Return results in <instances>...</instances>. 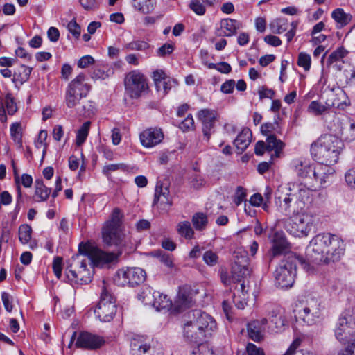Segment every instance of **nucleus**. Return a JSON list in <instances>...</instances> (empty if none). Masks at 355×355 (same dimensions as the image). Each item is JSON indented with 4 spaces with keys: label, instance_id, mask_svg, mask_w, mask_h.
<instances>
[{
    "label": "nucleus",
    "instance_id": "obj_1",
    "mask_svg": "<svg viewBox=\"0 0 355 355\" xmlns=\"http://www.w3.org/2000/svg\"><path fill=\"white\" fill-rule=\"evenodd\" d=\"M344 148L343 141L334 135H324L311 146V155L313 159L326 165L336 164Z\"/></svg>",
    "mask_w": 355,
    "mask_h": 355
},
{
    "label": "nucleus",
    "instance_id": "obj_2",
    "mask_svg": "<svg viewBox=\"0 0 355 355\" xmlns=\"http://www.w3.org/2000/svg\"><path fill=\"white\" fill-rule=\"evenodd\" d=\"M298 264L304 266L306 263L302 257L293 253L288 254L285 259L281 261L275 271L276 285L282 288L291 287L295 281Z\"/></svg>",
    "mask_w": 355,
    "mask_h": 355
},
{
    "label": "nucleus",
    "instance_id": "obj_3",
    "mask_svg": "<svg viewBox=\"0 0 355 355\" xmlns=\"http://www.w3.org/2000/svg\"><path fill=\"white\" fill-rule=\"evenodd\" d=\"M275 203L286 216L300 214L304 208V202L297 198L290 186L278 190Z\"/></svg>",
    "mask_w": 355,
    "mask_h": 355
},
{
    "label": "nucleus",
    "instance_id": "obj_4",
    "mask_svg": "<svg viewBox=\"0 0 355 355\" xmlns=\"http://www.w3.org/2000/svg\"><path fill=\"white\" fill-rule=\"evenodd\" d=\"M122 216L119 208L114 209L110 220L107 221L103 227V241L107 246L121 245L123 235L121 234L120 224Z\"/></svg>",
    "mask_w": 355,
    "mask_h": 355
},
{
    "label": "nucleus",
    "instance_id": "obj_5",
    "mask_svg": "<svg viewBox=\"0 0 355 355\" xmlns=\"http://www.w3.org/2000/svg\"><path fill=\"white\" fill-rule=\"evenodd\" d=\"M78 252L87 257L92 268L103 267L117 259L113 252H106L89 243H80Z\"/></svg>",
    "mask_w": 355,
    "mask_h": 355
},
{
    "label": "nucleus",
    "instance_id": "obj_6",
    "mask_svg": "<svg viewBox=\"0 0 355 355\" xmlns=\"http://www.w3.org/2000/svg\"><path fill=\"white\" fill-rule=\"evenodd\" d=\"M313 227L312 218L304 214H295L286 219L284 228L291 235L297 237L306 236Z\"/></svg>",
    "mask_w": 355,
    "mask_h": 355
},
{
    "label": "nucleus",
    "instance_id": "obj_7",
    "mask_svg": "<svg viewBox=\"0 0 355 355\" xmlns=\"http://www.w3.org/2000/svg\"><path fill=\"white\" fill-rule=\"evenodd\" d=\"M117 311L116 299L107 289L103 288L100 301L94 312L101 322H108L113 320Z\"/></svg>",
    "mask_w": 355,
    "mask_h": 355
},
{
    "label": "nucleus",
    "instance_id": "obj_8",
    "mask_svg": "<svg viewBox=\"0 0 355 355\" xmlns=\"http://www.w3.org/2000/svg\"><path fill=\"white\" fill-rule=\"evenodd\" d=\"M146 277L144 270L138 267L126 268L118 270L114 278V283L120 286L134 287L143 283Z\"/></svg>",
    "mask_w": 355,
    "mask_h": 355
},
{
    "label": "nucleus",
    "instance_id": "obj_9",
    "mask_svg": "<svg viewBox=\"0 0 355 355\" xmlns=\"http://www.w3.org/2000/svg\"><path fill=\"white\" fill-rule=\"evenodd\" d=\"M335 236L330 233H320L311 240L308 250L311 252L309 256L313 261L316 263L323 261L326 251Z\"/></svg>",
    "mask_w": 355,
    "mask_h": 355
},
{
    "label": "nucleus",
    "instance_id": "obj_10",
    "mask_svg": "<svg viewBox=\"0 0 355 355\" xmlns=\"http://www.w3.org/2000/svg\"><path fill=\"white\" fill-rule=\"evenodd\" d=\"M295 312L296 318L308 325H312L320 318V302L315 297H310L306 300V304L301 309L295 310Z\"/></svg>",
    "mask_w": 355,
    "mask_h": 355
},
{
    "label": "nucleus",
    "instance_id": "obj_11",
    "mask_svg": "<svg viewBox=\"0 0 355 355\" xmlns=\"http://www.w3.org/2000/svg\"><path fill=\"white\" fill-rule=\"evenodd\" d=\"M291 166L296 175L303 179L311 178L313 176L315 180H318V178H322L324 174L320 171L325 168H322V166H313L309 159L303 157L294 159L292 160Z\"/></svg>",
    "mask_w": 355,
    "mask_h": 355
},
{
    "label": "nucleus",
    "instance_id": "obj_12",
    "mask_svg": "<svg viewBox=\"0 0 355 355\" xmlns=\"http://www.w3.org/2000/svg\"><path fill=\"white\" fill-rule=\"evenodd\" d=\"M125 91L132 98H137L148 89L146 77L139 71H132L125 78Z\"/></svg>",
    "mask_w": 355,
    "mask_h": 355
},
{
    "label": "nucleus",
    "instance_id": "obj_13",
    "mask_svg": "<svg viewBox=\"0 0 355 355\" xmlns=\"http://www.w3.org/2000/svg\"><path fill=\"white\" fill-rule=\"evenodd\" d=\"M161 345L148 336L137 335L131 340L132 355L144 354Z\"/></svg>",
    "mask_w": 355,
    "mask_h": 355
},
{
    "label": "nucleus",
    "instance_id": "obj_14",
    "mask_svg": "<svg viewBox=\"0 0 355 355\" xmlns=\"http://www.w3.org/2000/svg\"><path fill=\"white\" fill-rule=\"evenodd\" d=\"M241 258L236 256V259L232 268V279L233 283L241 282L244 278L250 276L251 269L248 266V257L247 252H244Z\"/></svg>",
    "mask_w": 355,
    "mask_h": 355
},
{
    "label": "nucleus",
    "instance_id": "obj_15",
    "mask_svg": "<svg viewBox=\"0 0 355 355\" xmlns=\"http://www.w3.org/2000/svg\"><path fill=\"white\" fill-rule=\"evenodd\" d=\"M195 319L193 320L196 324L195 327H198V330L205 333V336L209 337L213 331L216 329V322L215 320L209 314L196 311L193 313Z\"/></svg>",
    "mask_w": 355,
    "mask_h": 355
},
{
    "label": "nucleus",
    "instance_id": "obj_16",
    "mask_svg": "<svg viewBox=\"0 0 355 355\" xmlns=\"http://www.w3.org/2000/svg\"><path fill=\"white\" fill-rule=\"evenodd\" d=\"M104 343L105 340L103 337L87 331H81L77 337L76 345L78 347L94 350L100 348Z\"/></svg>",
    "mask_w": 355,
    "mask_h": 355
},
{
    "label": "nucleus",
    "instance_id": "obj_17",
    "mask_svg": "<svg viewBox=\"0 0 355 355\" xmlns=\"http://www.w3.org/2000/svg\"><path fill=\"white\" fill-rule=\"evenodd\" d=\"M345 250V245L343 239L338 236L336 235L332 239L330 245H329L327 253L324 257L322 262L328 263L330 261H337L340 260L341 257L344 254Z\"/></svg>",
    "mask_w": 355,
    "mask_h": 355
},
{
    "label": "nucleus",
    "instance_id": "obj_18",
    "mask_svg": "<svg viewBox=\"0 0 355 355\" xmlns=\"http://www.w3.org/2000/svg\"><path fill=\"white\" fill-rule=\"evenodd\" d=\"M139 139L143 146L152 148L162 141L164 133L161 128H150L140 133Z\"/></svg>",
    "mask_w": 355,
    "mask_h": 355
},
{
    "label": "nucleus",
    "instance_id": "obj_19",
    "mask_svg": "<svg viewBox=\"0 0 355 355\" xmlns=\"http://www.w3.org/2000/svg\"><path fill=\"white\" fill-rule=\"evenodd\" d=\"M268 316L270 321L275 325L277 331H282L287 324L284 310L278 305L268 304L266 305Z\"/></svg>",
    "mask_w": 355,
    "mask_h": 355
},
{
    "label": "nucleus",
    "instance_id": "obj_20",
    "mask_svg": "<svg viewBox=\"0 0 355 355\" xmlns=\"http://www.w3.org/2000/svg\"><path fill=\"white\" fill-rule=\"evenodd\" d=\"M144 302L146 304H151L157 311L163 309L169 310L172 306V302L166 295H163L159 291H155L152 293L153 300H149L146 292H143Z\"/></svg>",
    "mask_w": 355,
    "mask_h": 355
},
{
    "label": "nucleus",
    "instance_id": "obj_21",
    "mask_svg": "<svg viewBox=\"0 0 355 355\" xmlns=\"http://www.w3.org/2000/svg\"><path fill=\"white\" fill-rule=\"evenodd\" d=\"M86 76L81 73L68 85L67 90L78 94L80 97H86L91 89V85L85 83Z\"/></svg>",
    "mask_w": 355,
    "mask_h": 355
},
{
    "label": "nucleus",
    "instance_id": "obj_22",
    "mask_svg": "<svg viewBox=\"0 0 355 355\" xmlns=\"http://www.w3.org/2000/svg\"><path fill=\"white\" fill-rule=\"evenodd\" d=\"M196 324L193 321L187 322L184 326V336L185 339L193 344L198 345L200 343H205L203 341L205 336V333L198 330V327H195Z\"/></svg>",
    "mask_w": 355,
    "mask_h": 355
},
{
    "label": "nucleus",
    "instance_id": "obj_23",
    "mask_svg": "<svg viewBox=\"0 0 355 355\" xmlns=\"http://www.w3.org/2000/svg\"><path fill=\"white\" fill-rule=\"evenodd\" d=\"M66 278L69 282L80 284H86L92 281V273L88 268L83 269V271H77L76 269L66 268Z\"/></svg>",
    "mask_w": 355,
    "mask_h": 355
},
{
    "label": "nucleus",
    "instance_id": "obj_24",
    "mask_svg": "<svg viewBox=\"0 0 355 355\" xmlns=\"http://www.w3.org/2000/svg\"><path fill=\"white\" fill-rule=\"evenodd\" d=\"M198 119L202 123V132L207 140L209 139L211 130L214 128L215 123V115L212 110L203 109L198 112Z\"/></svg>",
    "mask_w": 355,
    "mask_h": 355
},
{
    "label": "nucleus",
    "instance_id": "obj_25",
    "mask_svg": "<svg viewBox=\"0 0 355 355\" xmlns=\"http://www.w3.org/2000/svg\"><path fill=\"white\" fill-rule=\"evenodd\" d=\"M158 203L163 206V209H166V207H170L172 205L169 196V189L167 187H164L161 182H157L155 187L153 205H157Z\"/></svg>",
    "mask_w": 355,
    "mask_h": 355
},
{
    "label": "nucleus",
    "instance_id": "obj_26",
    "mask_svg": "<svg viewBox=\"0 0 355 355\" xmlns=\"http://www.w3.org/2000/svg\"><path fill=\"white\" fill-rule=\"evenodd\" d=\"M191 304V297L189 292L184 288H180L174 303H172L174 310L177 312H182L184 309L189 308Z\"/></svg>",
    "mask_w": 355,
    "mask_h": 355
},
{
    "label": "nucleus",
    "instance_id": "obj_27",
    "mask_svg": "<svg viewBox=\"0 0 355 355\" xmlns=\"http://www.w3.org/2000/svg\"><path fill=\"white\" fill-rule=\"evenodd\" d=\"M266 151H274V153L271 155V159H273L275 157H279L285 146L284 142L277 139L275 135H269L266 138Z\"/></svg>",
    "mask_w": 355,
    "mask_h": 355
},
{
    "label": "nucleus",
    "instance_id": "obj_28",
    "mask_svg": "<svg viewBox=\"0 0 355 355\" xmlns=\"http://www.w3.org/2000/svg\"><path fill=\"white\" fill-rule=\"evenodd\" d=\"M289 248V243L285 236L279 232L274 235L272 253L273 256H277L284 253Z\"/></svg>",
    "mask_w": 355,
    "mask_h": 355
},
{
    "label": "nucleus",
    "instance_id": "obj_29",
    "mask_svg": "<svg viewBox=\"0 0 355 355\" xmlns=\"http://www.w3.org/2000/svg\"><path fill=\"white\" fill-rule=\"evenodd\" d=\"M252 138V132L248 128H243L241 132L238 135L234 141V144L236 148L243 153L250 145Z\"/></svg>",
    "mask_w": 355,
    "mask_h": 355
},
{
    "label": "nucleus",
    "instance_id": "obj_30",
    "mask_svg": "<svg viewBox=\"0 0 355 355\" xmlns=\"http://www.w3.org/2000/svg\"><path fill=\"white\" fill-rule=\"evenodd\" d=\"M247 331L250 339L254 342H260L263 338L265 330L261 327L258 320H254L248 324Z\"/></svg>",
    "mask_w": 355,
    "mask_h": 355
},
{
    "label": "nucleus",
    "instance_id": "obj_31",
    "mask_svg": "<svg viewBox=\"0 0 355 355\" xmlns=\"http://www.w3.org/2000/svg\"><path fill=\"white\" fill-rule=\"evenodd\" d=\"M51 189L47 187L42 179H37L35 182V200L36 202L46 201L50 193Z\"/></svg>",
    "mask_w": 355,
    "mask_h": 355
},
{
    "label": "nucleus",
    "instance_id": "obj_32",
    "mask_svg": "<svg viewBox=\"0 0 355 355\" xmlns=\"http://www.w3.org/2000/svg\"><path fill=\"white\" fill-rule=\"evenodd\" d=\"M33 68L21 64L13 73L12 82L17 86L23 85L28 81L31 73Z\"/></svg>",
    "mask_w": 355,
    "mask_h": 355
},
{
    "label": "nucleus",
    "instance_id": "obj_33",
    "mask_svg": "<svg viewBox=\"0 0 355 355\" xmlns=\"http://www.w3.org/2000/svg\"><path fill=\"white\" fill-rule=\"evenodd\" d=\"M221 27L227 31L224 35L231 37L236 34L237 31L242 27V24L236 19H225L221 21Z\"/></svg>",
    "mask_w": 355,
    "mask_h": 355
},
{
    "label": "nucleus",
    "instance_id": "obj_34",
    "mask_svg": "<svg viewBox=\"0 0 355 355\" xmlns=\"http://www.w3.org/2000/svg\"><path fill=\"white\" fill-rule=\"evenodd\" d=\"M218 0H192L190 3L191 9L197 15H202L205 13V6H214Z\"/></svg>",
    "mask_w": 355,
    "mask_h": 355
},
{
    "label": "nucleus",
    "instance_id": "obj_35",
    "mask_svg": "<svg viewBox=\"0 0 355 355\" xmlns=\"http://www.w3.org/2000/svg\"><path fill=\"white\" fill-rule=\"evenodd\" d=\"M339 106L340 104L336 103L335 102H332L331 103L326 102V105H322L316 101H313L310 103L309 110L315 115H320L331 107H339Z\"/></svg>",
    "mask_w": 355,
    "mask_h": 355
},
{
    "label": "nucleus",
    "instance_id": "obj_36",
    "mask_svg": "<svg viewBox=\"0 0 355 355\" xmlns=\"http://www.w3.org/2000/svg\"><path fill=\"white\" fill-rule=\"evenodd\" d=\"M132 7L143 14L150 12L153 9V0H131Z\"/></svg>",
    "mask_w": 355,
    "mask_h": 355
},
{
    "label": "nucleus",
    "instance_id": "obj_37",
    "mask_svg": "<svg viewBox=\"0 0 355 355\" xmlns=\"http://www.w3.org/2000/svg\"><path fill=\"white\" fill-rule=\"evenodd\" d=\"M78 113L84 117H92L96 113V108L95 103L92 101H87L83 103V105L78 107Z\"/></svg>",
    "mask_w": 355,
    "mask_h": 355
},
{
    "label": "nucleus",
    "instance_id": "obj_38",
    "mask_svg": "<svg viewBox=\"0 0 355 355\" xmlns=\"http://www.w3.org/2000/svg\"><path fill=\"white\" fill-rule=\"evenodd\" d=\"M83 257L85 256L80 252L73 256L71 259V263L67 268L76 269L77 271H83V269H86L88 259L86 258L82 259Z\"/></svg>",
    "mask_w": 355,
    "mask_h": 355
},
{
    "label": "nucleus",
    "instance_id": "obj_39",
    "mask_svg": "<svg viewBox=\"0 0 355 355\" xmlns=\"http://www.w3.org/2000/svg\"><path fill=\"white\" fill-rule=\"evenodd\" d=\"M192 223L196 230L202 231L208 224L207 216L202 212L196 213L192 217Z\"/></svg>",
    "mask_w": 355,
    "mask_h": 355
},
{
    "label": "nucleus",
    "instance_id": "obj_40",
    "mask_svg": "<svg viewBox=\"0 0 355 355\" xmlns=\"http://www.w3.org/2000/svg\"><path fill=\"white\" fill-rule=\"evenodd\" d=\"M331 17L341 26L347 25L352 19V16L345 13L342 8L334 10L331 13Z\"/></svg>",
    "mask_w": 355,
    "mask_h": 355
},
{
    "label": "nucleus",
    "instance_id": "obj_41",
    "mask_svg": "<svg viewBox=\"0 0 355 355\" xmlns=\"http://www.w3.org/2000/svg\"><path fill=\"white\" fill-rule=\"evenodd\" d=\"M178 232L187 239H191L194 234V232L189 221L180 222L178 225Z\"/></svg>",
    "mask_w": 355,
    "mask_h": 355
},
{
    "label": "nucleus",
    "instance_id": "obj_42",
    "mask_svg": "<svg viewBox=\"0 0 355 355\" xmlns=\"http://www.w3.org/2000/svg\"><path fill=\"white\" fill-rule=\"evenodd\" d=\"M91 123L89 121L85 122L77 132L76 144L81 146L86 140L89 130Z\"/></svg>",
    "mask_w": 355,
    "mask_h": 355
},
{
    "label": "nucleus",
    "instance_id": "obj_43",
    "mask_svg": "<svg viewBox=\"0 0 355 355\" xmlns=\"http://www.w3.org/2000/svg\"><path fill=\"white\" fill-rule=\"evenodd\" d=\"M32 229L27 224L21 225L19 228V239L23 244H26L31 239Z\"/></svg>",
    "mask_w": 355,
    "mask_h": 355
},
{
    "label": "nucleus",
    "instance_id": "obj_44",
    "mask_svg": "<svg viewBox=\"0 0 355 355\" xmlns=\"http://www.w3.org/2000/svg\"><path fill=\"white\" fill-rule=\"evenodd\" d=\"M293 193H295V195L297 196V198L300 200H302V202H304L305 199H308L309 197V195L311 193V191L306 188L304 185H297L296 188H295V185L293 184Z\"/></svg>",
    "mask_w": 355,
    "mask_h": 355
},
{
    "label": "nucleus",
    "instance_id": "obj_45",
    "mask_svg": "<svg viewBox=\"0 0 355 355\" xmlns=\"http://www.w3.org/2000/svg\"><path fill=\"white\" fill-rule=\"evenodd\" d=\"M83 97H80L78 94H76L66 90L65 103L69 108L76 107Z\"/></svg>",
    "mask_w": 355,
    "mask_h": 355
},
{
    "label": "nucleus",
    "instance_id": "obj_46",
    "mask_svg": "<svg viewBox=\"0 0 355 355\" xmlns=\"http://www.w3.org/2000/svg\"><path fill=\"white\" fill-rule=\"evenodd\" d=\"M150 44L141 40L132 41L125 45L124 48L130 51H146L149 49Z\"/></svg>",
    "mask_w": 355,
    "mask_h": 355
},
{
    "label": "nucleus",
    "instance_id": "obj_47",
    "mask_svg": "<svg viewBox=\"0 0 355 355\" xmlns=\"http://www.w3.org/2000/svg\"><path fill=\"white\" fill-rule=\"evenodd\" d=\"M270 28L273 33L281 34L287 30V22L284 19H277L270 24Z\"/></svg>",
    "mask_w": 355,
    "mask_h": 355
},
{
    "label": "nucleus",
    "instance_id": "obj_48",
    "mask_svg": "<svg viewBox=\"0 0 355 355\" xmlns=\"http://www.w3.org/2000/svg\"><path fill=\"white\" fill-rule=\"evenodd\" d=\"M191 355H214V352L207 343H200L193 347Z\"/></svg>",
    "mask_w": 355,
    "mask_h": 355
},
{
    "label": "nucleus",
    "instance_id": "obj_49",
    "mask_svg": "<svg viewBox=\"0 0 355 355\" xmlns=\"http://www.w3.org/2000/svg\"><path fill=\"white\" fill-rule=\"evenodd\" d=\"M4 104L8 114L13 115L17 112V107L11 94L6 95Z\"/></svg>",
    "mask_w": 355,
    "mask_h": 355
},
{
    "label": "nucleus",
    "instance_id": "obj_50",
    "mask_svg": "<svg viewBox=\"0 0 355 355\" xmlns=\"http://www.w3.org/2000/svg\"><path fill=\"white\" fill-rule=\"evenodd\" d=\"M311 63V57L305 53H300L298 55L297 64L304 68L305 71L310 69Z\"/></svg>",
    "mask_w": 355,
    "mask_h": 355
},
{
    "label": "nucleus",
    "instance_id": "obj_51",
    "mask_svg": "<svg viewBox=\"0 0 355 355\" xmlns=\"http://www.w3.org/2000/svg\"><path fill=\"white\" fill-rule=\"evenodd\" d=\"M218 257L216 252L211 250L206 251L203 254L204 261L210 266H214L218 263Z\"/></svg>",
    "mask_w": 355,
    "mask_h": 355
},
{
    "label": "nucleus",
    "instance_id": "obj_52",
    "mask_svg": "<svg viewBox=\"0 0 355 355\" xmlns=\"http://www.w3.org/2000/svg\"><path fill=\"white\" fill-rule=\"evenodd\" d=\"M10 135L15 141L21 144L22 135L21 132V125L19 123H15L10 125Z\"/></svg>",
    "mask_w": 355,
    "mask_h": 355
},
{
    "label": "nucleus",
    "instance_id": "obj_53",
    "mask_svg": "<svg viewBox=\"0 0 355 355\" xmlns=\"http://www.w3.org/2000/svg\"><path fill=\"white\" fill-rule=\"evenodd\" d=\"M171 82H174V80H171L168 77L162 81L158 82V83H157L155 85L157 90L158 92L162 91L163 94L166 95L172 87Z\"/></svg>",
    "mask_w": 355,
    "mask_h": 355
},
{
    "label": "nucleus",
    "instance_id": "obj_54",
    "mask_svg": "<svg viewBox=\"0 0 355 355\" xmlns=\"http://www.w3.org/2000/svg\"><path fill=\"white\" fill-rule=\"evenodd\" d=\"M52 267L53 272L58 279L62 277V258L61 257H55L53 259Z\"/></svg>",
    "mask_w": 355,
    "mask_h": 355
},
{
    "label": "nucleus",
    "instance_id": "obj_55",
    "mask_svg": "<svg viewBox=\"0 0 355 355\" xmlns=\"http://www.w3.org/2000/svg\"><path fill=\"white\" fill-rule=\"evenodd\" d=\"M246 190L243 187L239 186L236 188L234 202V203L239 206L240 205L242 202H243L245 200L246 198Z\"/></svg>",
    "mask_w": 355,
    "mask_h": 355
},
{
    "label": "nucleus",
    "instance_id": "obj_56",
    "mask_svg": "<svg viewBox=\"0 0 355 355\" xmlns=\"http://www.w3.org/2000/svg\"><path fill=\"white\" fill-rule=\"evenodd\" d=\"M174 51V46L172 44L166 43L157 50V55L159 57H164L170 55Z\"/></svg>",
    "mask_w": 355,
    "mask_h": 355
},
{
    "label": "nucleus",
    "instance_id": "obj_57",
    "mask_svg": "<svg viewBox=\"0 0 355 355\" xmlns=\"http://www.w3.org/2000/svg\"><path fill=\"white\" fill-rule=\"evenodd\" d=\"M67 29L76 38L80 37L81 28L75 19H72L68 23Z\"/></svg>",
    "mask_w": 355,
    "mask_h": 355
},
{
    "label": "nucleus",
    "instance_id": "obj_58",
    "mask_svg": "<svg viewBox=\"0 0 355 355\" xmlns=\"http://www.w3.org/2000/svg\"><path fill=\"white\" fill-rule=\"evenodd\" d=\"M82 7L87 11L94 10L98 8L99 3L96 0H79Z\"/></svg>",
    "mask_w": 355,
    "mask_h": 355
},
{
    "label": "nucleus",
    "instance_id": "obj_59",
    "mask_svg": "<svg viewBox=\"0 0 355 355\" xmlns=\"http://www.w3.org/2000/svg\"><path fill=\"white\" fill-rule=\"evenodd\" d=\"M125 166L123 164H112L105 166L103 168V173L109 176L112 172L117 170H125Z\"/></svg>",
    "mask_w": 355,
    "mask_h": 355
},
{
    "label": "nucleus",
    "instance_id": "obj_60",
    "mask_svg": "<svg viewBox=\"0 0 355 355\" xmlns=\"http://www.w3.org/2000/svg\"><path fill=\"white\" fill-rule=\"evenodd\" d=\"M1 299H2L3 306L5 307V309L8 312H11L12 310V296L6 292H3L1 294Z\"/></svg>",
    "mask_w": 355,
    "mask_h": 355
},
{
    "label": "nucleus",
    "instance_id": "obj_61",
    "mask_svg": "<svg viewBox=\"0 0 355 355\" xmlns=\"http://www.w3.org/2000/svg\"><path fill=\"white\" fill-rule=\"evenodd\" d=\"M194 121L191 114L188 115L180 124V128L184 132L188 131L193 128Z\"/></svg>",
    "mask_w": 355,
    "mask_h": 355
},
{
    "label": "nucleus",
    "instance_id": "obj_62",
    "mask_svg": "<svg viewBox=\"0 0 355 355\" xmlns=\"http://www.w3.org/2000/svg\"><path fill=\"white\" fill-rule=\"evenodd\" d=\"M258 94L259 95V98L261 100L265 98H272L275 95V92L274 90L268 89L266 86H262L259 87L258 90Z\"/></svg>",
    "mask_w": 355,
    "mask_h": 355
},
{
    "label": "nucleus",
    "instance_id": "obj_63",
    "mask_svg": "<svg viewBox=\"0 0 355 355\" xmlns=\"http://www.w3.org/2000/svg\"><path fill=\"white\" fill-rule=\"evenodd\" d=\"M345 181L349 186L355 189V167L348 170L345 173Z\"/></svg>",
    "mask_w": 355,
    "mask_h": 355
},
{
    "label": "nucleus",
    "instance_id": "obj_64",
    "mask_svg": "<svg viewBox=\"0 0 355 355\" xmlns=\"http://www.w3.org/2000/svg\"><path fill=\"white\" fill-rule=\"evenodd\" d=\"M246 350L248 355H265L263 350L253 343H248Z\"/></svg>",
    "mask_w": 355,
    "mask_h": 355
}]
</instances>
